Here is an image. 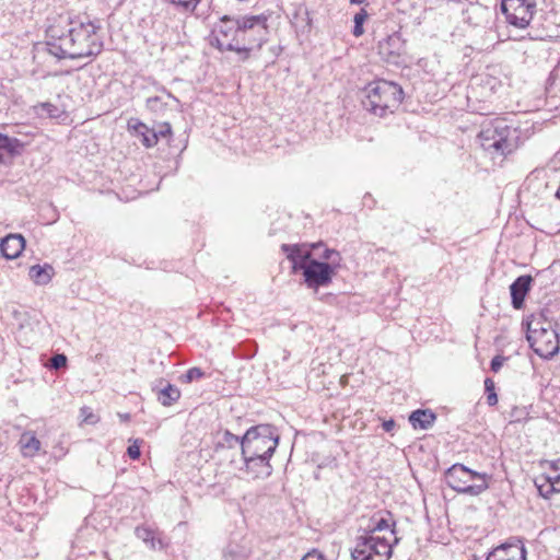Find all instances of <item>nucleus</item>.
<instances>
[{"instance_id": "obj_1", "label": "nucleus", "mask_w": 560, "mask_h": 560, "mask_svg": "<svg viewBox=\"0 0 560 560\" xmlns=\"http://www.w3.org/2000/svg\"><path fill=\"white\" fill-rule=\"evenodd\" d=\"M47 51L58 59L97 56L103 49L100 26L94 22L72 21L60 15L46 30Z\"/></svg>"}, {"instance_id": "obj_2", "label": "nucleus", "mask_w": 560, "mask_h": 560, "mask_svg": "<svg viewBox=\"0 0 560 560\" xmlns=\"http://www.w3.org/2000/svg\"><path fill=\"white\" fill-rule=\"evenodd\" d=\"M269 15H222L209 35V44L221 52L234 51L242 60L268 39Z\"/></svg>"}, {"instance_id": "obj_3", "label": "nucleus", "mask_w": 560, "mask_h": 560, "mask_svg": "<svg viewBox=\"0 0 560 560\" xmlns=\"http://www.w3.org/2000/svg\"><path fill=\"white\" fill-rule=\"evenodd\" d=\"M281 249L292 262V272L302 271L307 288L318 290L331 283L336 272L332 264H326L313 258L311 250L305 245L283 244Z\"/></svg>"}, {"instance_id": "obj_4", "label": "nucleus", "mask_w": 560, "mask_h": 560, "mask_svg": "<svg viewBox=\"0 0 560 560\" xmlns=\"http://www.w3.org/2000/svg\"><path fill=\"white\" fill-rule=\"evenodd\" d=\"M520 131L504 118H494L485 122L477 139L481 148L493 159L503 158L518 147Z\"/></svg>"}, {"instance_id": "obj_5", "label": "nucleus", "mask_w": 560, "mask_h": 560, "mask_svg": "<svg viewBox=\"0 0 560 560\" xmlns=\"http://www.w3.org/2000/svg\"><path fill=\"white\" fill-rule=\"evenodd\" d=\"M404 91L400 85L386 80H376L365 88L363 106L374 115L383 117L393 113L402 102Z\"/></svg>"}, {"instance_id": "obj_6", "label": "nucleus", "mask_w": 560, "mask_h": 560, "mask_svg": "<svg viewBox=\"0 0 560 560\" xmlns=\"http://www.w3.org/2000/svg\"><path fill=\"white\" fill-rule=\"evenodd\" d=\"M491 476L469 469L463 464L452 465L444 475L446 485L458 493L479 495L489 488Z\"/></svg>"}, {"instance_id": "obj_7", "label": "nucleus", "mask_w": 560, "mask_h": 560, "mask_svg": "<svg viewBox=\"0 0 560 560\" xmlns=\"http://www.w3.org/2000/svg\"><path fill=\"white\" fill-rule=\"evenodd\" d=\"M279 439L277 429L271 424L250 427L241 439L242 455L272 457Z\"/></svg>"}, {"instance_id": "obj_8", "label": "nucleus", "mask_w": 560, "mask_h": 560, "mask_svg": "<svg viewBox=\"0 0 560 560\" xmlns=\"http://www.w3.org/2000/svg\"><path fill=\"white\" fill-rule=\"evenodd\" d=\"M527 341L533 351L540 358L550 359L559 351V338L550 323H540L539 319L527 322Z\"/></svg>"}, {"instance_id": "obj_9", "label": "nucleus", "mask_w": 560, "mask_h": 560, "mask_svg": "<svg viewBox=\"0 0 560 560\" xmlns=\"http://www.w3.org/2000/svg\"><path fill=\"white\" fill-rule=\"evenodd\" d=\"M394 544L386 536L366 534L359 536L351 552L353 560H388L393 553Z\"/></svg>"}, {"instance_id": "obj_10", "label": "nucleus", "mask_w": 560, "mask_h": 560, "mask_svg": "<svg viewBox=\"0 0 560 560\" xmlns=\"http://www.w3.org/2000/svg\"><path fill=\"white\" fill-rule=\"evenodd\" d=\"M534 0H502L501 11L509 25L524 30L529 26L535 12Z\"/></svg>"}, {"instance_id": "obj_11", "label": "nucleus", "mask_w": 560, "mask_h": 560, "mask_svg": "<svg viewBox=\"0 0 560 560\" xmlns=\"http://www.w3.org/2000/svg\"><path fill=\"white\" fill-rule=\"evenodd\" d=\"M544 471L534 479L539 494L549 499L553 493L560 492V458L545 462Z\"/></svg>"}, {"instance_id": "obj_12", "label": "nucleus", "mask_w": 560, "mask_h": 560, "mask_svg": "<svg viewBox=\"0 0 560 560\" xmlns=\"http://www.w3.org/2000/svg\"><path fill=\"white\" fill-rule=\"evenodd\" d=\"M395 521L390 512L380 511L375 513L368 525L366 534H373V536H382L381 533H385L394 545L398 542V538L395 536Z\"/></svg>"}, {"instance_id": "obj_13", "label": "nucleus", "mask_w": 560, "mask_h": 560, "mask_svg": "<svg viewBox=\"0 0 560 560\" xmlns=\"http://www.w3.org/2000/svg\"><path fill=\"white\" fill-rule=\"evenodd\" d=\"M378 50L387 62L397 63L405 51V40L399 33H393L380 42Z\"/></svg>"}, {"instance_id": "obj_14", "label": "nucleus", "mask_w": 560, "mask_h": 560, "mask_svg": "<svg viewBox=\"0 0 560 560\" xmlns=\"http://www.w3.org/2000/svg\"><path fill=\"white\" fill-rule=\"evenodd\" d=\"M242 457L245 464L246 474L250 475L253 478L264 479L272 474V466L270 464L271 457L261 455H242Z\"/></svg>"}, {"instance_id": "obj_15", "label": "nucleus", "mask_w": 560, "mask_h": 560, "mask_svg": "<svg viewBox=\"0 0 560 560\" xmlns=\"http://www.w3.org/2000/svg\"><path fill=\"white\" fill-rule=\"evenodd\" d=\"M486 560H526V550L521 544H503L494 548Z\"/></svg>"}, {"instance_id": "obj_16", "label": "nucleus", "mask_w": 560, "mask_h": 560, "mask_svg": "<svg viewBox=\"0 0 560 560\" xmlns=\"http://www.w3.org/2000/svg\"><path fill=\"white\" fill-rule=\"evenodd\" d=\"M533 278L528 275L520 276L510 285V293L512 299V306L515 310H521L524 305V300L530 290Z\"/></svg>"}, {"instance_id": "obj_17", "label": "nucleus", "mask_w": 560, "mask_h": 560, "mask_svg": "<svg viewBox=\"0 0 560 560\" xmlns=\"http://www.w3.org/2000/svg\"><path fill=\"white\" fill-rule=\"evenodd\" d=\"M25 247V240L21 234H9L0 241V252L7 259L18 258Z\"/></svg>"}, {"instance_id": "obj_18", "label": "nucleus", "mask_w": 560, "mask_h": 560, "mask_svg": "<svg viewBox=\"0 0 560 560\" xmlns=\"http://www.w3.org/2000/svg\"><path fill=\"white\" fill-rule=\"evenodd\" d=\"M19 445L24 457H34L39 452L42 443L34 432L26 431L21 435Z\"/></svg>"}, {"instance_id": "obj_19", "label": "nucleus", "mask_w": 560, "mask_h": 560, "mask_svg": "<svg viewBox=\"0 0 560 560\" xmlns=\"http://www.w3.org/2000/svg\"><path fill=\"white\" fill-rule=\"evenodd\" d=\"M435 415L428 409H418L410 413L409 422L415 429L428 430L435 421Z\"/></svg>"}, {"instance_id": "obj_20", "label": "nucleus", "mask_w": 560, "mask_h": 560, "mask_svg": "<svg viewBox=\"0 0 560 560\" xmlns=\"http://www.w3.org/2000/svg\"><path fill=\"white\" fill-rule=\"evenodd\" d=\"M250 549L245 542L230 541L223 549L224 560H248Z\"/></svg>"}, {"instance_id": "obj_21", "label": "nucleus", "mask_w": 560, "mask_h": 560, "mask_svg": "<svg viewBox=\"0 0 560 560\" xmlns=\"http://www.w3.org/2000/svg\"><path fill=\"white\" fill-rule=\"evenodd\" d=\"M136 536L144 541L151 549H164L166 544L162 538L155 537L153 529L145 526H138L135 530Z\"/></svg>"}, {"instance_id": "obj_22", "label": "nucleus", "mask_w": 560, "mask_h": 560, "mask_svg": "<svg viewBox=\"0 0 560 560\" xmlns=\"http://www.w3.org/2000/svg\"><path fill=\"white\" fill-rule=\"evenodd\" d=\"M54 275V269L49 265H34L30 268L28 276L36 284H47Z\"/></svg>"}, {"instance_id": "obj_23", "label": "nucleus", "mask_w": 560, "mask_h": 560, "mask_svg": "<svg viewBox=\"0 0 560 560\" xmlns=\"http://www.w3.org/2000/svg\"><path fill=\"white\" fill-rule=\"evenodd\" d=\"M180 397V390L170 383H167L164 387L160 388L156 394V398L159 402L163 406H171L175 401H177Z\"/></svg>"}, {"instance_id": "obj_24", "label": "nucleus", "mask_w": 560, "mask_h": 560, "mask_svg": "<svg viewBox=\"0 0 560 560\" xmlns=\"http://www.w3.org/2000/svg\"><path fill=\"white\" fill-rule=\"evenodd\" d=\"M138 135L141 136V142L147 148H152L158 143V132L154 129H150L143 122L138 121L132 126Z\"/></svg>"}, {"instance_id": "obj_25", "label": "nucleus", "mask_w": 560, "mask_h": 560, "mask_svg": "<svg viewBox=\"0 0 560 560\" xmlns=\"http://www.w3.org/2000/svg\"><path fill=\"white\" fill-rule=\"evenodd\" d=\"M168 101H177L170 92L163 90L162 95L151 96L147 100V107L155 113L164 110Z\"/></svg>"}, {"instance_id": "obj_26", "label": "nucleus", "mask_w": 560, "mask_h": 560, "mask_svg": "<svg viewBox=\"0 0 560 560\" xmlns=\"http://www.w3.org/2000/svg\"><path fill=\"white\" fill-rule=\"evenodd\" d=\"M369 15H370L369 12L364 8H361L360 11L354 14V18H353L354 27H353L352 34L355 37H360L364 33L363 24L368 20Z\"/></svg>"}, {"instance_id": "obj_27", "label": "nucleus", "mask_w": 560, "mask_h": 560, "mask_svg": "<svg viewBox=\"0 0 560 560\" xmlns=\"http://www.w3.org/2000/svg\"><path fill=\"white\" fill-rule=\"evenodd\" d=\"M98 536H100V533L95 528L83 527L79 530V533L73 541V546L78 547L80 549H82V548L88 549V547L81 546L83 538L98 537Z\"/></svg>"}, {"instance_id": "obj_28", "label": "nucleus", "mask_w": 560, "mask_h": 560, "mask_svg": "<svg viewBox=\"0 0 560 560\" xmlns=\"http://www.w3.org/2000/svg\"><path fill=\"white\" fill-rule=\"evenodd\" d=\"M485 390L487 394V402L489 406H495L498 404V396L495 393L494 382L492 378L485 380Z\"/></svg>"}, {"instance_id": "obj_29", "label": "nucleus", "mask_w": 560, "mask_h": 560, "mask_svg": "<svg viewBox=\"0 0 560 560\" xmlns=\"http://www.w3.org/2000/svg\"><path fill=\"white\" fill-rule=\"evenodd\" d=\"M320 257L327 261L326 264H332V266L336 268L339 264L340 256L339 253H337L334 249L325 248L324 253L320 255Z\"/></svg>"}, {"instance_id": "obj_30", "label": "nucleus", "mask_w": 560, "mask_h": 560, "mask_svg": "<svg viewBox=\"0 0 560 560\" xmlns=\"http://www.w3.org/2000/svg\"><path fill=\"white\" fill-rule=\"evenodd\" d=\"M205 372L199 368H191L189 369L185 375L183 376L185 382L190 383L192 381L199 380L203 377Z\"/></svg>"}, {"instance_id": "obj_31", "label": "nucleus", "mask_w": 560, "mask_h": 560, "mask_svg": "<svg viewBox=\"0 0 560 560\" xmlns=\"http://www.w3.org/2000/svg\"><path fill=\"white\" fill-rule=\"evenodd\" d=\"M241 439L242 438L234 435L230 431H224L222 436V443L228 445L229 447H233L238 444L241 445Z\"/></svg>"}, {"instance_id": "obj_32", "label": "nucleus", "mask_w": 560, "mask_h": 560, "mask_svg": "<svg viewBox=\"0 0 560 560\" xmlns=\"http://www.w3.org/2000/svg\"><path fill=\"white\" fill-rule=\"evenodd\" d=\"M67 361H68V359L63 353L55 354L50 359V368H52L55 370H59L67 365Z\"/></svg>"}, {"instance_id": "obj_33", "label": "nucleus", "mask_w": 560, "mask_h": 560, "mask_svg": "<svg viewBox=\"0 0 560 560\" xmlns=\"http://www.w3.org/2000/svg\"><path fill=\"white\" fill-rule=\"evenodd\" d=\"M140 442L139 440H135L133 443L128 446L127 454L131 459H138L140 457Z\"/></svg>"}, {"instance_id": "obj_34", "label": "nucleus", "mask_w": 560, "mask_h": 560, "mask_svg": "<svg viewBox=\"0 0 560 560\" xmlns=\"http://www.w3.org/2000/svg\"><path fill=\"white\" fill-rule=\"evenodd\" d=\"M505 358L502 355H495L490 363L491 371L498 373L505 362Z\"/></svg>"}, {"instance_id": "obj_35", "label": "nucleus", "mask_w": 560, "mask_h": 560, "mask_svg": "<svg viewBox=\"0 0 560 560\" xmlns=\"http://www.w3.org/2000/svg\"><path fill=\"white\" fill-rule=\"evenodd\" d=\"M156 132H158V139L160 137L165 138L172 133V127L168 122H164Z\"/></svg>"}, {"instance_id": "obj_36", "label": "nucleus", "mask_w": 560, "mask_h": 560, "mask_svg": "<svg viewBox=\"0 0 560 560\" xmlns=\"http://www.w3.org/2000/svg\"><path fill=\"white\" fill-rule=\"evenodd\" d=\"M43 109L48 114V116L50 117H56L57 116V112H58V108L56 106H54L52 104H49V103H45L43 104Z\"/></svg>"}, {"instance_id": "obj_37", "label": "nucleus", "mask_w": 560, "mask_h": 560, "mask_svg": "<svg viewBox=\"0 0 560 560\" xmlns=\"http://www.w3.org/2000/svg\"><path fill=\"white\" fill-rule=\"evenodd\" d=\"M302 560H325L322 556V553H319L318 551L316 550H313L308 553H306Z\"/></svg>"}, {"instance_id": "obj_38", "label": "nucleus", "mask_w": 560, "mask_h": 560, "mask_svg": "<svg viewBox=\"0 0 560 560\" xmlns=\"http://www.w3.org/2000/svg\"><path fill=\"white\" fill-rule=\"evenodd\" d=\"M467 13L470 14H476V15H481L483 13H487V9L486 8H482V7H478V5H472L470 9L467 10Z\"/></svg>"}, {"instance_id": "obj_39", "label": "nucleus", "mask_w": 560, "mask_h": 560, "mask_svg": "<svg viewBox=\"0 0 560 560\" xmlns=\"http://www.w3.org/2000/svg\"><path fill=\"white\" fill-rule=\"evenodd\" d=\"M382 427L383 429L386 431V432H392L395 427H396V423L393 419H389V420H385L383 423H382Z\"/></svg>"}, {"instance_id": "obj_40", "label": "nucleus", "mask_w": 560, "mask_h": 560, "mask_svg": "<svg viewBox=\"0 0 560 560\" xmlns=\"http://www.w3.org/2000/svg\"><path fill=\"white\" fill-rule=\"evenodd\" d=\"M365 0H350L351 3H357V4H361L363 3Z\"/></svg>"}, {"instance_id": "obj_41", "label": "nucleus", "mask_w": 560, "mask_h": 560, "mask_svg": "<svg viewBox=\"0 0 560 560\" xmlns=\"http://www.w3.org/2000/svg\"><path fill=\"white\" fill-rule=\"evenodd\" d=\"M556 197H557L558 199H560V185H559V188L557 189Z\"/></svg>"}, {"instance_id": "obj_42", "label": "nucleus", "mask_w": 560, "mask_h": 560, "mask_svg": "<svg viewBox=\"0 0 560 560\" xmlns=\"http://www.w3.org/2000/svg\"><path fill=\"white\" fill-rule=\"evenodd\" d=\"M527 35H528V37H529L530 39H536V38H537V37H534V36L532 35V33H530V32H528V33H527Z\"/></svg>"}, {"instance_id": "obj_43", "label": "nucleus", "mask_w": 560, "mask_h": 560, "mask_svg": "<svg viewBox=\"0 0 560 560\" xmlns=\"http://www.w3.org/2000/svg\"><path fill=\"white\" fill-rule=\"evenodd\" d=\"M121 417H122V419H126V420L129 419V415H125V416H121Z\"/></svg>"}, {"instance_id": "obj_44", "label": "nucleus", "mask_w": 560, "mask_h": 560, "mask_svg": "<svg viewBox=\"0 0 560 560\" xmlns=\"http://www.w3.org/2000/svg\"><path fill=\"white\" fill-rule=\"evenodd\" d=\"M557 560H560V549L558 550Z\"/></svg>"}, {"instance_id": "obj_45", "label": "nucleus", "mask_w": 560, "mask_h": 560, "mask_svg": "<svg viewBox=\"0 0 560 560\" xmlns=\"http://www.w3.org/2000/svg\"><path fill=\"white\" fill-rule=\"evenodd\" d=\"M467 21L471 23V16L468 15Z\"/></svg>"}, {"instance_id": "obj_46", "label": "nucleus", "mask_w": 560, "mask_h": 560, "mask_svg": "<svg viewBox=\"0 0 560 560\" xmlns=\"http://www.w3.org/2000/svg\"><path fill=\"white\" fill-rule=\"evenodd\" d=\"M514 38H515V39H524V38H525V36H521L520 38H517V37H514Z\"/></svg>"}]
</instances>
